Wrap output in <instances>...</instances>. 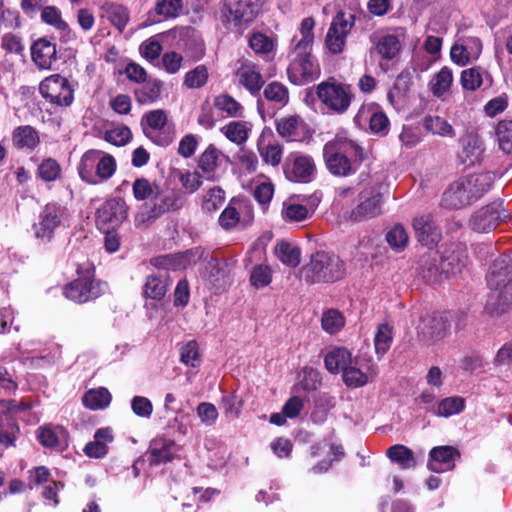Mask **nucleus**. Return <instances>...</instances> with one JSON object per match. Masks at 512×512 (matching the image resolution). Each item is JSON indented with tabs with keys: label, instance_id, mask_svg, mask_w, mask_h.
<instances>
[{
	"label": "nucleus",
	"instance_id": "1",
	"mask_svg": "<svg viewBox=\"0 0 512 512\" xmlns=\"http://www.w3.org/2000/svg\"><path fill=\"white\" fill-rule=\"evenodd\" d=\"M494 181L495 175L491 172L462 177L444 191L441 206L454 210L471 205L491 189Z\"/></svg>",
	"mask_w": 512,
	"mask_h": 512
},
{
	"label": "nucleus",
	"instance_id": "2",
	"mask_svg": "<svg viewBox=\"0 0 512 512\" xmlns=\"http://www.w3.org/2000/svg\"><path fill=\"white\" fill-rule=\"evenodd\" d=\"M323 159L327 170L334 176L354 174L366 159L363 148L353 140L337 136L323 147Z\"/></svg>",
	"mask_w": 512,
	"mask_h": 512
},
{
	"label": "nucleus",
	"instance_id": "3",
	"mask_svg": "<svg viewBox=\"0 0 512 512\" xmlns=\"http://www.w3.org/2000/svg\"><path fill=\"white\" fill-rule=\"evenodd\" d=\"M304 281L309 284H332L346 276L345 262L333 252L316 251L301 268Z\"/></svg>",
	"mask_w": 512,
	"mask_h": 512
},
{
	"label": "nucleus",
	"instance_id": "4",
	"mask_svg": "<svg viewBox=\"0 0 512 512\" xmlns=\"http://www.w3.org/2000/svg\"><path fill=\"white\" fill-rule=\"evenodd\" d=\"M95 266L86 262L76 268L77 278L63 287L64 296L77 304L94 301L108 291V283L95 278Z\"/></svg>",
	"mask_w": 512,
	"mask_h": 512
},
{
	"label": "nucleus",
	"instance_id": "5",
	"mask_svg": "<svg viewBox=\"0 0 512 512\" xmlns=\"http://www.w3.org/2000/svg\"><path fill=\"white\" fill-rule=\"evenodd\" d=\"M116 168V160L112 155L90 149L82 155L77 170L82 181L97 185L110 179Z\"/></svg>",
	"mask_w": 512,
	"mask_h": 512
},
{
	"label": "nucleus",
	"instance_id": "6",
	"mask_svg": "<svg viewBox=\"0 0 512 512\" xmlns=\"http://www.w3.org/2000/svg\"><path fill=\"white\" fill-rule=\"evenodd\" d=\"M156 189L152 203L141 205L140 210L135 215L134 224L138 229H147L165 213L177 211L185 204V198L180 192L172 190L162 193L158 187Z\"/></svg>",
	"mask_w": 512,
	"mask_h": 512
},
{
	"label": "nucleus",
	"instance_id": "7",
	"mask_svg": "<svg viewBox=\"0 0 512 512\" xmlns=\"http://www.w3.org/2000/svg\"><path fill=\"white\" fill-rule=\"evenodd\" d=\"M316 95L329 110L337 114L345 113L355 97L351 85L338 82L334 77L319 83Z\"/></svg>",
	"mask_w": 512,
	"mask_h": 512
},
{
	"label": "nucleus",
	"instance_id": "8",
	"mask_svg": "<svg viewBox=\"0 0 512 512\" xmlns=\"http://www.w3.org/2000/svg\"><path fill=\"white\" fill-rule=\"evenodd\" d=\"M260 0H224L221 10L222 23L234 27L247 26L261 10Z\"/></svg>",
	"mask_w": 512,
	"mask_h": 512
},
{
	"label": "nucleus",
	"instance_id": "9",
	"mask_svg": "<svg viewBox=\"0 0 512 512\" xmlns=\"http://www.w3.org/2000/svg\"><path fill=\"white\" fill-rule=\"evenodd\" d=\"M39 92L50 103L61 107L70 106L74 100L73 88L68 79L60 74H53L42 80Z\"/></svg>",
	"mask_w": 512,
	"mask_h": 512
},
{
	"label": "nucleus",
	"instance_id": "10",
	"mask_svg": "<svg viewBox=\"0 0 512 512\" xmlns=\"http://www.w3.org/2000/svg\"><path fill=\"white\" fill-rule=\"evenodd\" d=\"M296 57L287 69L288 78L295 85H303L318 77L320 70L311 55V48L297 49Z\"/></svg>",
	"mask_w": 512,
	"mask_h": 512
},
{
	"label": "nucleus",
	"instance_id": "11",
	"mask_svg": "<svg viewBox=\"0 0 512 512\" xmlns=\"http://www.w3.org/2000/svg\"><path fill=\"white\" fill-rule=\"evenodd\" d=\"M128 209L121 197L107 199L96 211V226L99 230L118 228L127 219Z\"/></svg>",
	"mask_w": 512,
	"mask_h": 512
},
{
	"label": "nucleus",
	"instance_id": "12",
	"mask_svg": "<svg viewBox=\"0 0 512 512\" xmlns=\"http://www.w3.org/2000/svg\"><path fill=\"white\" fill-rule=\"evenodd\" d=\"M285 177L292 182L309 183L316 173L313 158L301 153H290L283 164Z\"/></svg>",
	"mask_w": 512,
	"mask_h": 512
},
{
	"label": "nucleus",
	"instance_id": "13",
	"mask_svg": "<svg viewBox=\"0 0 512 512\" xmlns=\"http://www.w3.org/2000/svg\"><path fill=\"white\" fill-rule=\"evenodd\" d=\"M167 115L164 110L158 109L145 113L141 119V126L146 136L159 145L166 147L173 142L174 136L166 131Z\"/></svg>",
	"mask_w": 512,
	"mask_h": 512
},
{
	"label": "nucleus",
	"instance_id": "14",
	"mask_svg": "<svg viewBox=\"0 0 512 512\" xmlns=\"http://www.w3.org/2000/svg\"><path fill=\"white\" fill-rule=\"evenodd\" d=\"M503 201H494L474 213L471 226L474 231L487 233L495 229L508 218L507 211L502 207Z\"/></svg>",
	"mask_w": 512,
	"mask_h": 512
},
{
	"label": "nucleus",
	"instance_id": "15",
	"mask_svg": "<svg viewBox=\"0 0 512 512\" xmlns=\"http://www.w3.org/2000/svg\"><path fill=\"white\" fill-rule=\"evenodd\" d=\"M62 207L55 202L47 203L38 216V222L32 228L37 239L50 242L55 229L61 225Z\"/></svg>",
	"mask_w": 512,
	"mask_h": 512
},
{
	"label": "nucleus",
	"instance_id": "16",
	"mask_svg": "<svg viewBox=\"0 0 512 512\" xmlns=\"http://www.w3.org/2000/svg\"><path fill=\"white\" fill-rule=\"evenodd\" d=\"M180 446L174 440L165 437H156L149 443L148 450L145 453L147 461L151 467L167 464L179 458L177 452Z\"/></svg>",
	"mask_w": 512,
	"mask_h": 512
},
{
	"label": "nucleus",
	"instance_id": "17",
	"mask_svg": "<svg viewBox=\"0 0 512 512\" xmlns=\"http://www.w3.org/2000/svg\"><path fill=\"white\" fill-rule=\"evenodd\" d=\"M460 457V451L454 446H435L429 451L427 469L434 473L453 470L455 461L460 459Z\"/></svg>",
	"mask_w": 512,
	"mask_h": 512
},
{
	"label": "nucleus",
	"instance_id": "18",
	"mask_svg": "<svg viewBox=\"0 0 512 512\" xmlns=\"http://www.w3.org/2000/svg\"><path fill=\"white\" fill-rule=\"evenodd\" d=\"M412 226L417 241L429 249L434 248L442 238L441 229L431 215L414 218Z\"/></svg>",
	"mask_w": 512,
	"mask_h": 512
},
{
	"label": "nucleus",
	"instance_id": "19",
	"mask_svg": "<svg viewBox=\"0 0 512 512\" xmlns=\"http://www.w3.org/2000/svg\"><path fill=\"white\" fill-rule=\"evenodd\" d=\"M461 151L458 153V159L465 167H472L480 164L484 153V144L478 134L466 132L459 140Z\"/></svg>",
	"mask_w": 512,
	"mask_h": 512
},
{
	"label": "nucleus",
	"instance_id": "20",
	"mask_svg": "<svg viewBox=\"0 0 512 512\" xmlns=\"http://www.w3.org/2000/svg\"><path fill=\"white\" fill-rule=\"evenodd\" d=\"M486 280L489 287L495 290L506 287L507 283L512 281V250L494 260L488 270Z\"/></svg>",
	"mask_w": 512,
	"mask_h": 512
},
{
	"label": "nucleus",
	"instance_id": "21",
	"mask_svg": "<svg viewBox=\"0 0 512 512\" xmlns=\"http://www.w3.org/2000/svg\"><path fill=\"white\" fill-rule=\"evenodd\" d=\"M449 327V313L427 314L420 319L418 333L425 340L441 339Z\"/></svg>",
	"mask_w": 512,
	"mask_h": 512
},
{
	"label": "nucleus",
	"instance_id": "22",
	"mask_svg": "<svg viewBox=\"0 0 512 512\" xmlns=\"http://www.w3.org/2000/svg\"><path fill=\"white\" fill-rule=\"evenodd\" d=\"M30 50L32 61L40 69H50L57 60L56 44L47 37L34 41Z\"/></svg>",
	"mask_w": 512,
	"mask_h": 512
},
{
	"label": "nucleus",
	"instance_id": "23",
	"mask_svg": "<svg viewBox=\"0 0 512 512\" xmlns=\"http://www.w3.org/2000/svg\"><path fill=\"white\" fill-rule=\"evenodd\" d=\"M276 131L287 141H304L308 135L306 123L298 115L283 118L276 122Z\"/></svg>",
	"mask_w": 512,
	"mask_h": 512
},
{
	"label": "nucleus",
	"instance_id": "24",
	"mask_svg": "<svg viewBox=\"0 0 512 512\" xmlns=\"http://www.w3.org/2000/svg\"><path fill=\"white\" fill-rule=\"evenodd\" d=\"M381 203L382 195L378 192L359 203L350 212L349 219L353 222H363L374 218L381 214Z\"/></svg>",
	"mask_w": 512,
	"mask_h": 512
},
{
	"label": "nucleus",
	"instance_id": "25",
	"mask_svg": "<svg viewBox=\"0 0 512 512\" xmlns=\"http://www.w3.org/2000/svg\"><path fill=\"white\" fill-rule=\"evenodd\" d=\"M466 256L460 250H446L442 254L438 253V262L444 278H449L461 273L466 266Z\"/></svg>",
	"mask_w": 512,
	"mask_h": 512
},
{
	"label": "nucleus",
	"instance_id": "26",
	"mask_svg": "<svg viewBox=\"0 0 512 512\" xmlns=\"http://www.w3.org/2000/svg\"><path fill=\"white\" fill-rule=\"evenodd\" d=\"M236 75L239 78V83L244 86L251 95H259L260 90L265 84V81L261 73L255 69V65L250 63H243L237 70Z\"/></svg>",
	"mask_w": 512,
	"mask_h": 512
},
{
	"label": "nucleus",
	"instance_id": "27",
	"mask_svg": "<svg viewBox=\"0 0 512 512\" xmlns=\"http://www.w3.org/2000/svg\"><path fill=\"white\" fill-rule=\"evenodd\" d=\"M167 277L166 271L147 276L143 286V296L152 300H162L168 290Z\"/></svg>",
	"mask_w": 512,
	"mask_h": 512
},
{
	"label": "nucleus",
	"instance_id": "28",
	"mask_svg": "<svg viewBox=\"0 0 512 512\" xmlns=\"http://www.w3.org/2000/svg\"><path fill=\"white\" fill-rule=\"evenodd\" d=\"M438 262V252H430L424 255L420 261L419 274L429 284L441 281L444 276Z\"/></svg>",
	"mask_w": 512,
	"mask_h": 512
},
{
	"label": "nucleus",
	"instance_id": "29",
	"mask_svg": "<svg viewBox=\"0 0 512 512\" xmlns=\"http://www.w3.org/2000/svg\"><path fill=\"white\" fill-rule=\"evenodd\" d=\"M353 358L348 349L344 347H338L330 352L324 358V364L326 369L331 373H338L344 371L346 367L353 363Z\"/></svg>",
	"mask_w": 512,
	"mask_h": 512
},
{
	"label": "nucleus",
	"instance_id": "30",
	"mask_svg": "<svg viewBox=\"0 0 512 512\" xmlns=\"http://www.w3.org/2000/svg\"><path fill=\"white\" fill-rule=\"evenodd\" d=\"M386 456L394 463L400 465L402 469L415 468L417 465L413 451L405 445L395 444L386 451Z\"/></svg>",
	"mask_w": 512,
	"mask_h": 512
},
{
	"label": "nucleus",
	"instance_id": "31",
	"mask_svg": "<svg viewBox=\"0 0 512 512\" xmlns=\"http://www.w3.org/2000/svg\"><path fill=\"white\" fill-rule=\"evenodd\" d=\"M12 140L18 149H34L40 142L37 130L29 125L17 127L13 131Z\"/></svg>",
	"mask_w": 512,
	"mask_h": 512
},
{
	"label": "nucleus",
	"instance_id": "32",
	"mask_svg": "<svg viewBox=\"0 0 512 512\" xmlns=\"http://www.w3.org/2000/svg\"><path fill=\"white\" fill-rule=\"evenodd\" d=\"M401 42L398 36L387 34L379 38L376 51L384 60H393L401 51Z\"/></svg>",
	"mask_w": 512,
	"mask_h": 512
},
{
	"label": "nucleus",
	"instance_id": "33",
	"mask_svg": "<svg viewBox=\"0 0 512 512\" xmlns=\"http://www.w3.org/2000/svg\"><path fill=\"white\" fill-rule=\"evenodd\" d=\"M277 258L289 267H297L301 261V250L289 242L281 241L275 246Z\"/></svg>",
	"mask_w": 512,
	"mask_h": 512
},
{
	"label": "nucleus",
	"instance_id": "34",
	"mask_svg": "<svg viewBox=\"0 0 512 512\" xmlns=\"http://www.w3.org/2000/svg\"><path fill=\"white\" fill-rule=\"evenodd\" d=\"M112 396L107 388L91 389L83 396V404L91 410L106 408L111 402Z\"/></svg>",
	"mask_w": 512,
	"mask_h": 512
},
{
	"label": "nucleus",
	"instance_id": "35",
	"mask_svg": "<svg viewBox=\"0 0 512 512\" xmlns=\"http://www.w3.org/2000/svg\"><path fill=\"white\" fill-rule=\"evenodd\" d=\"M163 82L159 79L147 81L141 88L135 90L136 100L140 104L152 103L160 98Z\"/></svg>",
	"mask_w": 512,
	"mask_h": 512
},
{
	"label": "nucleus",
	"instance_id": "36",
	"mask_svg": "<svg viewBox=\"0 0 512 512\" xmlns=\"http://www.w3.org/2000/svg\"><path fill=\"white\" fill-rule=\"evenodd\" d=\"M358 359H354L353 363L348 365L342 372L343 382L348 387H362L368 383V376L359 367Z\"/></svg>",
	"mask_w": 512,
	"mask_h": 512
},
{
	"label": "nucleus",
	"instance_id": "37",
	"mask_svg": "<svg viewBox=\"0 0 512 512\" xmlns=\"http://www.w3.org/2000/svg\"><path fill=\"white\" fill-rule=\"evenodd\" d=\"M423 127L426 131L443 137L455 136L453 127L445 119L439 116H426L423 120Z\"/></svg>",
	"mask_w": 512,
	"mask_h": 512
},
{
	"label": "nucleus",
	"instance_id": "38",
	"mask_svg": "<svg viewBox=\"0 0 512 512\" xmlns=\"http://www.w3.org/2000/svg\"><path fill=\"white\" fill-rule=\"evenodd\" d=\"M371 116L369 120V127L372 133L380 136H386L389 132L390 121L387 115L380 110L379 106L373 104L371 106Z\"/></svg>",
	"mask_w": 512,
	"mask_h": 512
},
{
	"label": "nucleus",
	"instance_id": "39",
	"mask_svg": "<svg viewBox=\"0 0 512 512\" xmlns=\"http://www.w3.org/2000/svg\"><path fill=\"white\" fill-rule=\"evenodd\" d=\"M61 166L57 160L53 158H45L38 165L37 177L44 182H53L61 177Z\"/></svg>",
	"mask_w": 512,
	"mask_h": 512
},
{
	"label": "nucleus",
	"instance_id": "40",
	"mask_svg": "<svg viewBox=\"0 0 512 512\" xmlns=\"http://www.w3.org/2000/svg\"><path fill=\"white\" fill-rule=\"evenodd\" d=\"M393 341L392 327L384 323L378 326L374 337L375 351L378 355L383 356L390 349Z\"/></svg>",
	"mask_w": 512,
	"mask_h": 512
},
{
	"label": "nucleus",
	"instance_id": "41",
	"mask_svg": "<svg viewBox=\"0 0 512 512\" xmlns=\"http://www.w3.org/2000/svg\"><path fill=\"white\" fill-rule=\"evenodd\" d=\"M220 154L221 152L213 144H210L200 155L198 167L206 174L213 173L218 167Z\"/></svg>",
	"mask_w": 512,
	"mask_h": 512
},
{
	"label": "nucleus",
	"instance_id": "42",
	"mask_svg": "<svg viewBox=\"0 0 512 512\" xmlns=\"http://www.w3.org/2000/svg\"><path fill=\"white\" fill-rule=\"evenodd\" d=\"M107 14L111 24L119 32H123L130 19L128 9L122 5L111 4L107 8Z\"/></svg>",
	"mask_w": 512,
	"mask_h": 512
},
{
	"label": "nucleus",
	"instance_id": "43",
	"mask_svg": "<svg viewBox=\"0 0 512 512\" xmlns=\"http://www.w3.org/2000/svg\"><path fill=\"white\" fill-rule=\"evenodd\" d=\"M464 408V398L458 396L447 397L439 402L437 415L442 417H449L462 412Z\"/></svg>",
	"mask_w": 512,
	"mask_h": 512
},
{
	"label": "nucleus",
	"instance_id": "44",
	"mask_svg": "<svg viewBox=\"0 0 512 512\" xmlns=\"http://www.w3.org/2000/svg\"><path fill=\"white\" fill-rule=\"evenodd\" d=\"M499 148L505 152L512 151V120H502L496 126Z\"/></svg>",
	"mask_w": 512,
	"mask_h": 512
},
{
	"label": "nucleus",
	"instance_id": "45",
	"mask_svg": "<svg viewBox=\"0 0 512 512\" xmlns=\"http://www.w3.org/2000/svg\"><path fill=\"white\" fill-rule=\"evenodd\" d=\"M263 94L268 101L279 103L282 106L286 105L289 101L288 89L277 81L269 83L265 87Z\"/></svg>",
	"mask_w": 512,
	"mask_h": 512
},
{
	"label": "nucleus",
	"instance_id": "46",
	"mask_svg": "<svg viewBox=\"0 0 512 512\" xmlns=\"http://www.w3.org/2000/svg\"><path fill=\"white\" fill-rule=\"evenodd\" d=\"M453 81L452 70L448 67H443L435 76L432 82V93L434 96H442L450 88Z\"/></svg>",
	"mask_w": 512,
	"mask_h": 512
},
{
	"label": "nucleus",
	"instance_id": "47",
	"mask_svg": "<svg viewBox=\"0 0 512 512\" xmlns=\"http://www.w3.org/2000/svg\"><path fill=\"white\" fill-rule=\"evenodd\" d=\"M225 201V192L220 187H213L203 199L202 209L205 213L212 214L217 211Z\"/></svg>",
	"mask_w": 512,
	"mask_h": 512
},
{
	"label": "nucleus",
	"instance_id": "48",
	"mask_svg": "<svg viewBox=\"0 0 512 512\" xmlns=\"http://www.w3.org/2000/svg\"><path fill=\"white\" fill-rule=\"evenodd\" d=\"M209 73L205 65H198L193 70L186 73L184 85L190 89L203 87L208 80Z\"/></svg>",
	"mask_w": 512,
	"mask_h": 512
},
{
	"label": "nucleus",
	"instance_id": "49",
	"mask_svg": "<svg viewBox=\"0 0 512 512\" xmlns=\"http://www.w3.org/2000/svg\"><path fill=\"white\" fill-rule=\"evenodd\" d=\"M408 239L409 238L405 228L400 224H396L386 234L387 243L395 251L403 250L408 244Z\"/></svg>",
	"mask_w": 512,
	"mask_h": 512
},
{
	"label": "nucleus",
	"instance_id": "50",
	"mask_svg": "<svg viewBox=\"0 0 512 512\" xmlns=\"http://www.w3.org/2000/svg\"><path fill=\"white\" fill-rule=\"evenodd\" d=\"M272 281V271L267 265H256L250 274L251 285L257 289L268 286Z\"/></svg>",
	"mask_w": 512,
	"mask_h": 512
},
{
	"label": "nucleus",
	"instance_id": "51",
	"mask_svg": "<svg viewBox=\"0 0 512 512\" xmlns=\"http://www.w3.org/2000/svg\"><path fill=\"white\" fill-rule=\"evenodd\" d=\"M321 324L326 332L334 334L344 326V317L339 311L330 309L323 314Z\"/></svg>",
	"mask_w": 512,
	"mask_h": 512
},
{
	"label": "nucleus",
	"instance_id": "52",
	"mask_svg": "<svg viewBox=\"0 0 512 512\" xmlns=\"http://www.w3.org/2000/svg\"><path fill=\"white\" fill-rule=\"evenodd\" d=\"M156 187L157 186L153 187L146 178H137L132 186L133 196L137 201H143L149 198L153 201L157 191Z\"/></svg>",
	"mask_w": 512,
	"mask_h": 512
},
{
	"label": "nucleus",
	"instance_id": "53",
	"mask_svg": "<svg viewBox=\"0 0 512 512\" xmlns=\"http://www.w3.org/2000/svg\"><path fill=\"white\" fill-rule=\"evenodd\" d=\"M354 25L355 15L350 14L347 17L344 11H338L332 19L330 28H332V32H335L336 30L339 33H344V35L347 37Z\"/></svg>",
	"mask_w": 512,
	"mask_h": 512
},
{
	"label": "nucleus",
	"instance_id": "54",
	"mask_svg": "<svg viewBox=\"0 0 512 512\" xmlns=\"http://www.w3.org/2000/svg\"><path fill=\"white\" fill-rule=\"evenodd\" d=\"M461 85L465 90L475 91L482 83V74L479 67L463 70L461 73Z\"/></svg>",
	"mask_w": 512,
	"mask_h": 512
},
{
	"label": "nucleus",
	"instance_id": "55",
	"mask_svg": "<svg viewBox=\"0 0 512 512\" xmlns=\"http://www.w3.org/2000/svg\"><path fill=\"white\" fill-rule=\"evenodd\" d=\"M41 20L55 29H66L67 22L63 20L61 11L56 6H46L41 12Z\"/></svg>",
	"mask_w": 512,
	"mask_h": 512
},
{
	"label": "nucleus",
	"instance_id": "56",
	"mask_svg": "<svg viewBox=\"0 0 512 512\" xmlns=\"http://www.w3.org/2000/svg\"><path fill=\"white\" fill-rule=\"evenodd\" d=\"M225 136L236 144H242L248 139V130L245 122H230L225 127Z\"/></svg>",
	"mask_w": 512,
	"mask_h": 512
},
{
	"label": "nucleus",
	"instance_id": "57",
	"mask_svg": "<svg viewBox=\"0 0 512 512\" xmlns=\"http://www.w3.org/2000/svg\"><path fill=\"white\" fill-rule=\"evenodd\" d=\"M181 8V0H157L154 12L165 18H174L178 16Z\"/></svg>",
	"mask_w": 512,
	"mask_h": 512
},
{
	"label": "nucleus",
	"instance_id": "58",
	"mask_svg": "<svg viewBox=\"0 0 512 512\" xmlns=\"http://www.w3.org/2000/svg\"><path fill=\"white\" fill-rule=\"evenodd\" d=\"M132 138L130 129L127 126L121 128L107 130L104 134V139L115 146H124Z\"/></svg>",
	"mask_w": 512,
	"mask_h": 512
},
{
	"label": "nucleus",
	"instance_id": "59",
	"mask_svg": "<svg viewBox=\"0 0 512 512\" xmlns=\"http://www.w3.org/2000/svg\"><path fill=\"white\" fill-rule=\"evenodd\" d=\"M214 105L231 116H237L239 111L242 110L241 104L228 94L217 96Z\"/></svg>",
	"mask_w": 512,
	"mask_h": 512
},
{
	"label": "nucleus",
	"instance_id": "60",
	"mask_svg": "<svg viewBox=\"0 0 512 512\" xmlns=\"http://www.w3.org/2000/svg\"><path fill=\"white\" fill-rule=\"evenodd\" d=\"M346 38L347 37L344 33H339L336 30L335 32H332V28L329 27L325 39V45L332 54H340L346 44Z\"/></svg>",
	"mask_w": 512,
	"mask_h": 512
},
{
	"label": "nucleus",
	"instance_id": "61",
	"mask_svg": "<svg viewBox=\"0 0 512 512\" xmlns=\"http://www.w3.org/2000/svg\"><path fill=\"white\" fill-rule=\"evenodd\" d=\"M232 203L233 200H231L228 206L222 211L218 219L219 225L225 230L235 227L240 220V214L237 209L232 206Z\"/></svg>",
	"mask_w": 512,
	"mask_h": 512
},
{
	"label": "nucleus",
	"instance_id": "62",
	"mask_svg": "<svg viewBox=\"0 0 512 512\" xmlns=\"http://www.w3.org/2000/svg\"><path fill=\"white\" fill-rule=\"evenodd\" d=\"M131 409L139 417L149 418L153 412L152 402L144 396H134L131 400Z\"/></svg>",
	"mask_w": 512,
	"mask_h": 512
},
{
	"label": "nucleus",
	"instance_id": "63",
	"mask_svg": "<svg viewBox=\"0 0 512 512\" xmlns=\"http://www.w3.org/2000/svg\"><path fill=\"white\" fill-rule=\"evenodd\" d=\"M249 45L253 51L260 54L268 53L273 48L272 40L263 33H255L249 39Z\"/></svg>",
	"mask_w": 512,
	"mask_h": 512
},
{
	"label": "nucleus",
	"instance_id": "64",
	"mask_svg": "<svg viewBox=\"0 0 512 512\" xmlns=\"http://www.w3.org/2000/svg\"><path fill=\"white\" fill-rule=\"evenodd\" d=\"M283 215L290 221L299 222L308 217L309 211L305 205L290 203L284 205Z\"/></svg>",
	"mask_w": 512,
	"mask_h": 512
}]
</instances>
